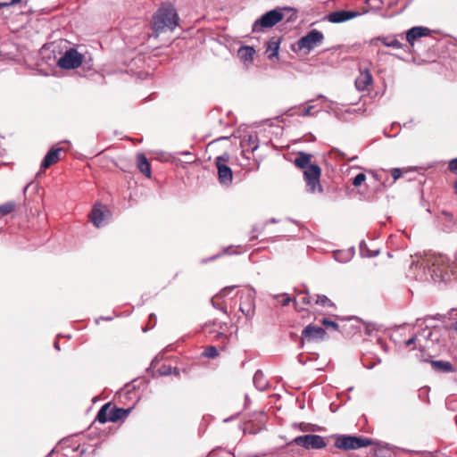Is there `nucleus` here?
Masks as SVG:
<instances>
[{
  "label": "nucleus",
  "instance_id": "39",
  "mask_svg": "<svg viewBox=\"0 0 457 457\" xmlns=\"http://www.w3.org/2000/svg\"><path fill=\"white\" fill-rule=\"evenodd\" d=\"M228 452L227 450L215 449L210 453L208 457H228Z\"/></svg>",
  "mask_w": 457,
  "mask_h": 457
},
{
  "label": "nucleus",
  "instance_id": "4",
  "mask_svg": "<svg viewBox=\"0 0 457 457\" xmlns=\"http://www.w3.org/2000/svg\"><path fill=\"white\" fill-rule=\"evenodd\" d=\"M284 19L281 9H273L263 13L252 25L253 32H262L264 29L271 28Z\"/></svg>",
  "mask_w": 457,
  "mask_h": 457
},
{
  "label": "nucleus",
  "instance_id": "34",
  "mask_svg": "<svg viewBox=\"0 0 457 457\" xmlns=\"http://www.w3.org/2000/svg\"><path fill=\"white\" fill-rule=\"evenodd\" d=\"M202 356L213 359L218 356V349L214 345L207 346L202 353Z\"/></svg>",
  "mask_w": 457,
  "mask_h": 457
},
{
  "label": "nucleus",
  "instance_id": "37",
  "mask_svg": "<svg viewBox=\"0 0 457 457\" xmlns=\"http://www.w3.org/2000/svg\"><path fill=\"white\" fill-rule=\"evenodd\" d=\"M321 324L327 327L328 328H332L334 330H338V324L336 321L330 320L328 319H322Z\"/></svg>",
  "mask_w": 457,
  "mask_h": 457
},
{
  "label": "nucleus",
  "instance_id": "25",
  "mask_svg": "<svg viewBox=\"0 0 457 457\" xmlns=\"http://www.w3.org/2000/svg\"><path fill=\"white\" fill-rule=\"evenodd\" d=\"M312 154L305 152H299L294 161L296 167L300 169H307L311 165Z\"/></svg>",
  "mask_w": 457,
  "mask_h": 457
},
{
  "label": "nucleus",
  "instance_id": "16",
  "mask_svg": "<svg viewBox=\"0 0 457 457\" xmlns=\"http://www.w3.org/2000/svg\"><path fill=\"white\" fill-rule=\"evenodd\" d=\"M431 33V30L423 26L412 27L406 31V41L410 45V46L413 47L414 44L417 40L421 37H428Z\"/></svg>",
  "mask_w": 457,
  "mask_h": 457
},
{
  "label": "nucleus",
  "instance_id": "57",
  "mask_svg": "<svg viewBox=\"0 0 457 457\" xmlns=\"http://www.w3.org/2000/svg\"><path fill=\"white\" fill-rule=\"evenodd\" d=\"M453 328L457 331V321L453 325Z\"/></svg>",
  "mask_w": 457,
  "mask_h": 457
},
{
  "label": "nucleus",
  "instance_id": "58",
  "mask_svg": "<svg viewBox=\"0 0 457 457\" xmlns=\"http://www.w3.org/2000/svg\"><path fill=\"white\" fill-rule=\"evenodd\" d=\"M454 190H455V193L457 194V180L454 183Z\"/></svg>",
  "mask_w": 457,
  "mask_h": 457
},
{
  "label": "nucleus",
  "instance_id": "14",
  "mask_svg": "<svg viewBox=\"0 0 457 457\" xmlns=\"http://www.w3.org/2000/svg\"><path fill=\"white\" fill-rule=\"evenodd\" d=\"M361 14V12L355 11L339 10L324 16L323 20L331 23H342L359 17Z\"/></svg>",
  "mask_w": 457,
  "mask_h": 457
},
{
  "label": "nucleus",
  "instance_id": "40",
  "mask_svg": "<svg viewBox=\"0 0 457 457\" xmlns=\"http://www.w3.org/2000/svg\"><path fill=\"white\" fill-rule=\"evenodd\" d=\"M366 4L370 6V8L379 10L382 8L383 2L382 0H367Z\"/></svg>",
  "mask_w": 457,
  "mask_h": 457
},
{
  "label": "nucleus",
  "instance_id": "62",
  "mask_svg": "<svg viewBox=\"0 0 457 457\" xmlns=\"http://www.w3.org/2000/svg\"><path fill=\"white\" fill-rule=\"evenodd\" d=\"M228 251V247L223 249V253H226Z\"/></svg>",
  "mask_w": 457,
  "mask_h": 457
},
{
  "label": "nucleus",
  "instance_id": "38",
  "mask_svg": "<svg viewBox=\"0 0 457 457\" xmlns=\"http://www.w3.org/2000/svg\"><path fill=\"white\" fill-rule=\"evenodd\" d=\"M366 179V175L364 173H358L353 179V185L354 187L361 186Z\"/></svg>",
  "mask_w": 457,
  "mask_h": 457
},
{
  "label": "nucleus",
  "instance_id": "48",
  "mask_svg": "<svg viewBox=\"0 0 457 457\" xmlns=\"http://www.w3.org/2000/svg\"><path fill=\"white\" fill-rule=\"evenodd\" d=\"M417 340V337L416 336H412L411 338H409L408 340L405 341V345L406 346H409L411 345H413Z\"/></svg>",
  "mask_w": 457,
  "mask_h": 457
},
{
  "label": "nucleus",
  "instance_id": "53",
  "mask_svg": "<svg viewBox=\"0 0 457 457\" xmlns=\"http://www.w3.org/2000/svg\"><path fill=\"white\" fill-rule=\"evenodd\" d=\"M277 222H278V220L275 218H271L265 221L264 226H266L269 223H277Z\"/></svg>",
  "mask_w": 457,
  "mask_h": 457
},
{
  "label": "nucleus",
  "instance_id": "6",
  "mask_svg": "<svg viewBox=\"0 0 457 457\" xmlns=\"http://www.w3.org/2000/svg\"><path fill=\"white\" fill-rule=\"evenodd\" d=\"M295 444L306 450H320L327 446L326 440L320 435L308 434L295 437L288 445Z\"/></svg>",
  "mask_w": 457,
  "mask_h": 457
},
{
  "label": "nucleus",
  "instance_id": "45",
  "mask_svg": "<svg viewBox=\"0 0 457 457\" xmlns=\"http://www.w3.org/2000/svg\"><path fill=\"white\" fill-rule=\"evenodd\" d=\"M313 108V106L310 105L308 107H306L301 113L300 115L303 116V117H306V116H311L312 115V109Z\"/></svg>",
  "mask_w": 457,
  "mask_h": 457
},
{
  "label": "nucleus",
  "instance_id": "23",
  "mask_svg": "<svg viewBox=\"0 0 457 457\" xmlns=\"http://www.w3.org/2000/svg\"><path fill=\"white\" fill-rule=\"evenodd\" d=\"M104 217V215L101 206L96 204L89 214L90 220L96 227L99 228L103 226Z\"/></svg>",
  "mask_w": 457,
  "mask_h": 457
},
{
  "label": "nucleus",
  "instance_id": "24",
  "mask_svg": "<svg viewBox=\"0 0 457 457\" xmlns=\"http://www.w3.org/2000/svg\"><path fill=\"white\" fill-rule=\"evenodd\" d=\"M253 382L259 391L266 390L269 386V382L261 370H256L254 373Z\"/></svg>",
  "mask_w": 457,
  "mask_h": 457
},
{
  "label": "nucleus",
  "instance_id": "35",
  "mask_svg": "<svg viewBox=\"0 0 457 457\" xmlns=\"http://www.w3.org/2000/svg\"><path fill=\"white\" fill-rule=\"evenodd\" d=\"M15 209V204L13 202H7L0 205V213L2 215H7L13 212Z\"/></svg>",
  "mask_w": 457,
  "mask_h": 457
},
{
  "label": "nucleus",
  "instance_id": "52",
  "mask_svg": "<svg viewBox=\"0 0 457 457\" xmlns=\"http://www.w3.org/2000/svg\"><path fill=\"white\" fill-rule=\"evenodd\" d=\"M250 403V399H249V396L247 394L245 395V403H244V407L246 408L248 406V404Z\"/></svg>",
  "mask_w": 457,
  "mask_h": 457
},
{
  "label": "nucleus",
  "instance_id": "3",
  "mask_svg": "<svg viewBox=\"0 0 457 457\" xmlns=\"http://www.w3.org/2000/svg\"><path fill=\"white\" fill-rule=\"evenodd\" d=\"M372 445V440L363 436H337L335 442V446L338 449L345 451L357 450L363 447H368Z\"/></svg>",
  "mask_w": 457,
  "mask_h": 457
},
{
  "label": "nucleus",
  "instance_id": "59",
  "mask_svg": "<svg viewBox=\"0 0 457 457\" xmlns=\"http://www.w3.org/2000/svg\"><path fill=\"white\" fill-rule=\"evenodd\" d=\"M229 178H230V182L232 181V179H233V173H232V170H230V175H229Z\"/></svg>",
  "mask_w": 457,
  "mask_h": 457
},
{
  "label": "nucleus",
  "instance_id": "18",
  "mask_svg": "<svg viewBox=\"0 0 457 457\" xmlns=\"http://www.w3.org/2000/svg\"><path fill=\"white\" fill-rule=\"evenodd\" d=\"M62 151V147H53L43 159L41 168L47 169L51 165L56 163L60 160V154Z\"/></svg>",
  "mask_w": 457,
  "mask_h": 457
},
{
  "label": "nucleus",
  "instance_id": "36",
  "mask_svg": "<svg viewBox=\"0 0 457 457\" xmlns=\"http://www.w3.org/2000/svg\"><path fill=\"white\" fill-rule=\"evenodd\" d=\"M429 387L428 386H423L421 388L419 389V393H418V396H419V399L426 403H429Z\"/></svg>",
  "mask_w": 457,
  "mask_h": 457
},
{
  "label": "nucleus",
  "instance_id": "27",
  "mask_svg": "<svg viewBox=\"0 0 457 457\" xmlns=\"http://www.w3.org/2000/svg\"><path fill=\"white\" fill-rule=\"evenodd\" d=\"M433 369L443 372H453L454 368L450 361H431Z\"/></svg>",
  "mask_w": 457,
  "mask_h": 457
},
{
  "label": "nucleus",
  "instance_id": "44",
  "mask_svg": "<svg viewBox=\"0 0 457 457\" xmlns=\"http://www.w3.org/2000/svg\"><path fill=\"white\" fill-rule=\"evenodd\" d=\"M391 173L394 180L398 179L402 176V170L399 168H394Z\"/></svg>",
  "mask_w": 457,
  "mask_h": 457
},
{
  "label": "nucleus",
  "instance_id": "46",
  "mask_svg": "<svg viewBox=\"0 0 457 457\" xmlns=\"http://www.w3.org/2000/svg\"><path fill=\"white\" fill-rule=\"evenodd\" d=\"M281 296L283 297V300L281 302V304L283 306L287 305L290 302L293 301L292 298L290 296H288V295H287V294H283Z\"/></svg>",
  "mask_w": 457,
  "mask_h": 457
},
{
  "label": "nucleus",
  "instance_id": "51",
  "mask_svg": "<svg viewBox=\"0 0 457 457\" xmlns=\"http://www.w3.org/2000/svg\"><path fill=\"white\" fill-rule=\"evenodd\" d=\"M11 5H12V4H11V1L10 2H0V9L3 7H8Z\"/></svg>",
  "mask_w": 457,
  "mask_h": 457
},
{
  "label": "nucleus",
  "instance_id": "12",
  "mask_svg": "<svg viewBox=\"0 0 457 457\" xmlns=\"http://www.w3.org/2000/svg\"><path fill=\"white\" fill-rule=\"evenodd\" d=\"M326 337L327 332L323 328L309 324L302 331L301 345H303L304 340L309 342L323 341Z\"/></svg>",
  "mask_w": 457,
  "mask_h": 457
},
{
  "label": "nucleus",
  "instance_id": "54",
  "mask_svg": "<svg viewBox=\"0 0 457 457\" xmlns=\"http://www.w3.org/2000/svg\"><path fill=\"white\" fill-rule=\"evenodd\" d=\"M21 0H11V4H19L21 3Z\"/></svg>",
  "mask_w": 457,
  "mask_h": 457
},
{
  "label": "nucleus",
  "instance_id": "9",
  "mask_svg": "<svg viewBox=\"0 0 457 457\" xmlns=\"http://www.w3.org/2000/svg\"><path fill=\"white\" fill-rule=\"evenodd\" d=\"M323 40V33L320 30L312 29L297 41V46L300 50H307L310 52L320 45Z\"/></svg>",
  "mask_w": 457,
  "mask_h": 457
},
{
  "label": "nucleus",
  "instance_id": "32",
  "mask_svg": "<svg viewBox=\"0 0 457 457\" xmlns=\"http://www.w3.org/2000/svg\"><path fill=\"white\" fill-rule=\"evenodd\" d=\"M294 303L295 304L301 303L303 305H308L311 303V296L307 291H301L297 294Z\"/></svg>",
  "mask_w": 457,
  "mask_h": 457
},
{
  "label": "nucleus",
  "instance_id": "7",
  "mask_svg": "<svg viewBox=\"0 0 457 457\" xmlns=\"http://www.w3.org/2000/svg\"><path fill=\"white\" fill-rule=\"evenodd\" d=\"M321 169L318 164H311L303 171V178L306 183V190L309 193H315L323 191L320 182Z\"/></svg>",
  "mask_w": 457,
  "mask_h": 457
},
{
  "label": "nucleus",
  "instance_id": "49",
  "mask_svg": "<svg viewBox=\"0 0 457 457\" xmlns=\"http://www.w3.org/2000/svg\"><path fill=\"white\" fill-rule=\"evenodd\" d=\"M258 231H259L258 227L254 226V227L253 228V229H252L253 236H251V237H250V241H253V240H254V239H256V238H257V236H256V235H254V233H256V232H258Z\"/></svg>",
  "mask_w": 457,
  "mask_h": 457
},
{
  "label": "nucleus",
  "instance_id": "56",
  "mask_svg": "<svg viewBox=\"0 0 457 457\" xmlns=\"http://www.w3.org/2000/svg\"><path fill=\"white\" fill-rule=\"evenodd\" d=\"M217 337H227V336H226L225 334H223V333H219V334L217 335Z\"/></svg>",
  "mask_w": 457,
  "mask_h": 457
},
{
  "label": "nucleus",
  "instance_id": "11",
  "mask_svg": "<svg viewBox=\"0 0 457 457\" xmlns=\"http://www.w3.org/2000/svg\"><path fill=\"white\" fill-rule=\"evenodd\" d=\"M239 310L247 320L254 314V292L245 288L240 291Z\"/></svg>",
  "mask_w": 457,
  "mask_h": 457
},
{
  "label": "nucleus",
  "instance_id": "47",
  "mask_svg": "<svg viewBox=\"0 0 457 457\" xmlns=\"http://www.w3.org/2000/svg\"><path fill=\"white\" fill-rule=\"evenodd\" d=\"M376 329L375 328V325H371V324H369L366 326L365 328V333L368 335V336H371L373 331Z\"/></svg>",
  "mask_w": 457,
  "mask_h": 457
},
{
  "label": "nucleus",
  "instance_id": "1",
  "mask_svg": "<svg viewBox=\"0 0 457 457\" xmlns=\"http://www.w3.org/2000/svg\"><path fill=\"white\" fill-rule=\"evenodd\" d=\"M415 258L411 263L410 270H415L413 276L416 279L426 280L429 276L432 280L436 281L444 278L443 273L447 262L445 256L426 253L424 255L415 254Z\"/></svg>",
  "mask_w": 457,
  "mask_h": 457
},
{
  "label": "nucleus",
  "instance_id": "43",
  "mask_svg": "<svg viewBox=\"0 0 457 457\" xmlns=\"http://www.w3.org/2000/svg\"><path fill=\"white\" fill-rule=\"evenodd\" d=\"M445 318H446V315L437 313L434 316L428 315L423 320H424V321H427L429 319H433V320H443Z\"/></svg>",
  "mask_w": 457,
  "mask_h": 457
},
{
  "label": "nucleus",
  "instance_id": "15",
  "mask_svg": "<svg viewBox=\"0 0 457 457\" xmlns=\"http://www.w3.org/2000/svg\"><path fill=\"white\" fill-rule=\"evenodd\" d=\"M228 154L224 153L223 154L216 158V167L218 169L219 180L221 184H227L228 181Z\"/></svg>",
  "mask_w": 457,
  "mask_h": 457
},
{
  "label": "nucleus",
  "instance_id": "10",
  "mask_svg": "<svg viewBox=\"0 0 457 457\" xmlns=\"http://www.w3.org/2000/svg\"><path fill=\"white\" fill-rule=\"evenodd\" d=\"M82 60L83 55L76 49L71 48L67 50L62 57H60L57 62V65L64 70L76 69L80 66Z\"/></svg>",
  "mask_w": 457,
  "mask_h": 457
},
{
  "label": "nucleus",
  "instance_id": "8",
  "mask_svg": "<svg viewBox=\"0 0 457 457\" xmlns=\"http://www.w3.org/2000/svg\"><path fill=\"white\" fill-rule=\"evenodd\" d=\"M253 416H256L255 420L252 419V416L249 418L244 417V421L237 424V428L242 432V435H255L263 429L264 415L260 413Z\"/></svg>",
  "mask_w": 457,
  "mask_h": 457
},
{
  "label": "nucleus",
  "instance_id": "42",
  "mask_svg": "<svg viewBox=\"0 0 457 457\" xmlns=\"http://www.w3.org/2000/svg\"><path fill=\"white\" fill-rule=\"evenodd\" d=\"M448 168L451 172L457 174V158H454L449 162Z\"/></svg>",
  "mask_w": 457,
  "mask_h": 457
},
{
  "label": "nucleus",
  "instance_id": "50",
  "mask_svg": "<svg viewBox=\"0 0 457 457\" xmlns=\"http://www.w3.org/2000/svg\"><path fill=\"white\" fill-rule=\"evenodd\" d=\"M220 256V254H215V255H212V257H210L209 259H203L202 260V263H206L207 262L209 261H213L215 259H217L218 257Z\"/></svg>",
  "mask_w": 457,
  "mask_h": 457
},
{
  "label": "nucleus",
  "instance_id": "28",
  "mask_svg": "<svg viewBox=\"0 0 457 457\" xmlns=\"http://www.w3.org/2000/svg\"><path fill=\"white\" fill-rule=\"evenodd\" d=\"M354 254V251L352 249H349L347 251H336L334 252V259L338 262H349Z\"/></svg>",
  "mask_w": 457,
  "mask_h": 457
},
{
  "label": "nucleus",
  "instance_id": "2",
  "mask_svg": "<svg viewBox=\"0 0 457 457\" xmlns=\"http://www.w3.org/2000/svg\"><path fill=\"white\" fill-rule=\"evenodd\" d=\"M179 16L172 4H163L153 16L152 29L156 33H162L166 30L172 31L177 26Z\"/></svg>",
  "mask_w": 457,
  "mask_h": 457
},
{
  "label": "nucleus",
  "instance_id": "30",
  "mask_svg": "<svg viewBox=\"0 0 457 457\" xmlns=\"http://www.w3.org/2000/svg\"><path fill=\"white\" fill-rule=\"evenodd\" d=\"M109 406H110V403H106V404L103 405L101 407V409L99 410V411L96 415V419L99 423L104 424L107 421H110L109 412H108V411H110Z\"/></svg>",
  "mask_w": 457,
  "mask_h": 457
},
{
  "label": "nucleus",
  "instance_id": "41",
  "mask_svg": "<svg viewBox=\"0 0 457 457\" xmlns=\"http://www.w3.org/2000/svg\"><path fill=\"white\" fill-rule=\"evenodd\" d=\"M172 368L170 366L163 365L160 368L159 372L162 376H168L172 373Z\"/></svg>",
  "mask_w": 457,
  "mask_h": 457
},
{
  "label": "nucleus",
  "instance_id": "17",
  "mask_svg": "<svg viewBox=\"0 0 457 457\" xmlns=\"http://www.w3.org/2000/svg\"><path fill=\"white\" fill-rule=\"evenodd\" d=\"M373 78L368 69L361 71L360 75L355 79V87L359 91H364L371 86Z\"/></svg>",
  "mask_w": 457,
  "mask_h": 457
},
{
  "label": "nucleus",
  "instance_id": "20",
  "mask_svg": "<svg viewBox=\"0 0 457 457\" xmlns=\"http://www.w3.org/2000/svg\"><path fill=\"white\" fill-rule=\"evenodd\" d=\"M397 37H401L403 38V35H394L387 37H377V40L380 41L386 47H392L394 49H403L404 47H406V46L402 44L397 39Z\"/></svg>",
  "mask_w": 457,
  "mask_h": 457
},
{
  "label": "nucleus",
  "instance_id": "55",
  "mask_svg": "<svg viewBox=\"0 0 457 457\" xmlns=\"http://www.w3.org/2000/svg\"><path fill=\"white\" fill-rule=\"evenodd\" d=\"M54 348H55L56 350H60V347H59V344H58V342H54Z\"/></svg>",
  "mask_w": 457,
  "mask_h": 457
},
{
  "label": "nucleus",
  "instance_id": "22",
  "mask_svg": "<svg viewBox=\"0 0 457 457\" xmlns=\"http://www.w3.org/2000/svg\"><path fill=\"white\" fill-rule=\"evenodd\" d=\"M131 411V408L123 409L113 407L109 411V420L112 422H116L120 420L125 419Z\"/></svg>",
  "mask_w": 457,
  "mask_h": 457
},
{
  "label": "nucleus",
  "instance_id": "31",
  "mask_svg": "<svg viewBox=\"0 0 457 457\" xmlns=\"http://www.w3.org/2000/svg\"><path fill=\"white\" fill-rule=\"evenodd\" d=\"M359 248H360V254L361 257H364V258H370V257H374V256H377L378 254V251H370L365 241H361L360 243V245H359Z\"/></svg>",
  "mask_w": 457,
  "mask_h": 457
},
{
  "label": "nucleus",
  "instance_id": "61",
  "mask_svg": "<svg viewBox=\"0 0 457 457\" xmlns=\"http://www.w3.org/2000/svg\"><path fill=\"white\" fill-rule=\"evenodd\" d=\"M378 343L381 345L382 347H384V343L382 342L381 339H378Z\"/></svg>",
  "mask_w": 457,
  "mask_h": 457
},
{
  "label": "nucleus",
  "instance_id": "63",
  "mask_svg": "<svg viewBox=\"0 0 457 457\" xmlns=\"http://www.w3.org/2000/svg\"><path fill=\"white\" fill-rule=\"evenodd\" d=\"M235 419V415L230 416L229 420L232 421Z\"/></svg>",
  "mask_w": 457,
  "mask_h": 457
},
{
  "label": "nucleus",
  "instance_id": "33",
  "mask_svg": "<svg viewBox=\"0 0 457 457\" xmlns=\"http://www.w3.org/2000/svg\"><path fill=\"white\" fill-rule=\"evenodd\" d=\"M317 304L323 307H334V303L324 295H318L315 302Z\"/></svg>",
  "mask_w": 457,
  "mask_h": 457
},
{
  "label": "nucleus",
  "instance_id": "19",
  "mask_svg": "<svg viewBox=\"0 0 457 457\" xmlns=\"http://www.w3.org/2000/svg\"><path fill=\"white\" fill-rule=\"evenodd\" d=\"M255 50L252 46H241L237 51V56L245 67H248L253 61Z\"/></svg>",
  "mask_w": 457,
  "mask_h": 457
},
{
  "label": "nucleus",
  "instance_id": "64",
  "mask_svg": "<svg viewBox=\"0 0 457 457\" xmlns=\"http://www.w3.org/2000/svg\"><path fill=\"white\" fill-rule=\"evenodd\" d=\"M153 318H154V319H155V315L152 313V314L150 315V320H152Z\"/></svg>",
  "mask_w": 457,
  "mask_h": 457
},
{
  "label": "nucleus",
  "instance_id": "21",
  "mask_svg": "<svg viewBox=\"0 0 457 457\" xmlns=\"http://www.w3.org/2000/svg\"><path fill=\"white\" fill-rule=\"evenodd\" d=\"M280 43H281V38L278 37H272L267 42L266 53H268L269 59H272L278 55Z\"/></svg>",
  "mask_w": 457,
  "mask_h": 457
},
{
  "label": "nucleus",
  "instance_id": "29",
  "mask_svg": "<svg viewBox=\"0 0 457 457\" xmlns=\"http://www.w3.org/2000/svg\"><path fill=\"white\" fill-rule=\"evenodd\" d=\"M227 291V287L223 288L222 291L216 295L215 296H213L212 298V305L217 308V309H220V311H222L223 312H227V310H226V305L222 303V296L223 295L226 293Z\"/></svg>",
  "mask_w": 457,
  "mask_h": 457
},
{
  "label": "nucleus",
  "instance_id": "26",
  "mask_svg": "<svg viewBox=\"0 0 457 457\" xmlns=\"http://www.w3.org/2000/svg\"><path fill=\"white\" fill-rule=\"evenodd\" d=\"M137 168L138 170L147 178H151V169H150V164L146 159V157L145 156V154H140L137 155Z\"/></svg>",
  "mask_w": 457,
  "mask_h": 457
},
{
  "label": "nucleus",
  "instance_id": "13",
  "mask_svg": "<svg viewBox=\"0 0 457 457\" xmlns=\"http://www.w3.org/2000/svg\"><path fill=\"white\" fill-rule=\"evenodd\" d=\"M420 335L438 349L446 345V340L442 336V329L438 326H434L432 330H428V328L426 327Z\"/></svg>",
  "mask_w": 457,
  "mask_h": 457
},
{
  "label": "nucleus",
  "instance_id": "5",
  "mask_svg": "<svg viewBox=\"0 0 457 457\" xmlns=\"http://www.w3.org/2000/svg\"><path fill=\"white\" fill-rule=\"evenodd\" d=\"M230 145L240 148V153L245 155L246 153H253L258 148L257 137L252 134L230 135Z\"/></svg>",
  "mask_w": 457,
  "mask_h": 457
},
{
  "label": "nucleus",
  "instance_id": "60",
  "mask_svg": "<svg viewBox=\"0 0 457 457\" xmlns=\"http://www.w3.org/2000/svg\"><path fill=\"white\" fill-rule=\"evenodd\" d=\"M356 159H357V156H353V157L349 158V161H354Z\"/></svg>",
  "mask_w": 457,
  "mask_h": 457
}]
</instances>
